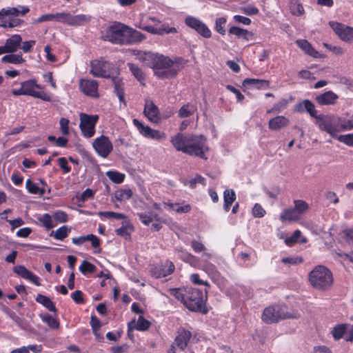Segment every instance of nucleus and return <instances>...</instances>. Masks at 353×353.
Segmentation results:
<instances>
[{
    "label": "nucleus",
    "instance_id": "nucleus-1",
    "mask_svg": "<svg viewBox=\"0 0 353 353\" xmlns=\"http://www.w3.org/2000/svg\"><path fill=\"white\" fill-rule=\"evenodd\" d=\"M170 142L177 151L208 159L205 154L209 152L210 148L208 139L203 135L179 132L172 137Z\"/></svg>",
    "mask_w": 353,
    "mask_h": 353
},
{
    "label": "nucleus",
    "instance_id": "nucleus-2",
    "mask_svg": "<svg viewBox=\"0 0 353 353\" xmlns=\"http://www.w3.org/2000/svg\"><path fill=\"white\" fill-rule=\"evenodd\" d=\"M143 60L148 67L154 69V74L158 77L167 79L177 74L176 70L170 69L173 65V61L168 57L148 52L144 54Z\"/></svg>",
    "mask_w": 353,
    "mask_h": 353
},
{
    "label": "nucleus",
    "instance_id": "nucleus-3",
    "mask_svg": "<svg viewBox=\"0 0 353 353\" xmlns=\"http://www.w3.org/2000/svg\"><path fill=\"white\" fill-rule=\"evenodd\" d=\"M183 305L190 311L207 314L209 309L206 306L207 291L195 288H185Z\"/></svg>",
    "mask_w": 353,
    "mask_h": 353
},
{
    "label": "nucleus",
    "instance_id": "nucleus-4",
    "mask_svg": "<svg viewBox=\"0 0 353 353\" xmlns=\"http://www.w3.org/2000/svg\"><path fill=\"white\" fill-rule=\"evenodd\" d=\"M30 12V8L26 6L18 7H7L0 10V27L3 28H14L19 27L25 23L20 17L25 16Z\"/></svg>",
    "mask_w": 353,
    "mask_h": 353
},
{
    "label": "nucleus",
    "instance_id": "nucleus-5",
    "mask_svg": "<svg viewBox=\"0 0 353 353\" xmlns=\"http://www.w3.org/2000/svg\"><path fill=\"white\" fill-rule=\"evenodd\" d=\"M310 285L320 291L330 290L334 283L333 274L327 267L319 265L315 266L308 274Z\"/></svg>",
    "mask_w": 353,
    "mask_h": 353
},
{
    "label": "nucleus",
    "instance_id": "nucleus-6",
    "mask_svg": "<svg viewBox=\"0 0 353 353\" xmlns=\"http://www.w3.org/2000/svg\"><path fill=\"white\" fill-rule=\"evenodd\" d=\"M36 89L41 90L42 89V87L37 83V81L35 79H29L21 82V88L19 89H13L12 90V94L14 96H30L47 102L52 101V97L50 94L37 91Z\"/></svg>",
    "mask_w": 353,
    "mask_h": 353
},
{
    "label": "nucleus",
    "instance_id": "nucleus-7",
    "mask_svg": "<svg viewBox=\"0 0 353 353\" xmlns=\"http://www.w3.org/2000/svg\"><path fill=\"white\" fill-rule=\"evenodd\" d=\"M161 23V21L157 18L151 16L143 17L139 24L136 26L143 30L153 34L162 35L164 34L176 33L177 30L174 27H169L166 24H162L161 27L158 28L157 26Z\"/></svg>",
    "mask_w": 353,
    "mask_h": 353
},
{
    "label": "nucleus",
    "instance_id": "nucleus-8",
    "mask_svg": "<svg viewBox=\"0 0 353 353\" xmlns=\"http://www.w3.org/2000/svg\"><path fill=\"white\" fill-rule=\"evenodd\" d=\"M90 68V73L96 77L112 79L118 73L112 63L102 59L91 61Z\"/></svg>",
    "mask_w": 353,
    "mask_h": 353
},
{
    "label": "nucleus",
    "instance_id": "nucleus-9",
    "mask_svg": "<svg viewBox=\"0 0 353 353\" xmlns=\"http://www.w3.org/2000/svg\"><path fill=\"white\" fill-rule=\"evenodd\" d=\"M127 26L114 22L106 30L105 40L114 44L126 45Z\"/></svg>",
    "mask_w": 353,
    "mask_h": 353
},
{
    "label": "nucleus",
    "instance_id": "nucleus-10",
    "mask_svg": "<svg viewBox=\"0 0 353 353\" xmlns=\"http://www.w3.org/2000/svg\"><path fill=\"white\" fill-rule=\"evenodd\" d=\"M316 120L319 130L325 131L332 137H336V134L341 131L340 119L338 117L320 114Z\"/></svg>",
    "mask_w": 353,
    "mask_h": 353
},
{
    "label": "nucleus",
    "instance_id": "nucleus-11",
    "mask_svg": "<svg viewBox=\"0 0 353 353\" xmlns=\"http://www.w3.org/2000/svg\"><path fill=\"white\" fill-rule=\"evenodd\" d=\"M79 128L85 138H91L95 134V127L99 121L97 114L90 115L85 113L79 114Z\"/></svg>",
    "mask_w": 353,
    "mask_h": 353
},
{
    "label": "nucleus",
    "instance_id": "nucleus-12",
    "mask_svg": "<svg viewBox=\"0 0 353 353\" xmlns=\"http://www.w3.org/2000/svg\"><path fill=\"white\" fill-rule=\"evenodd\" d=\"M175 265L172 261L166 260L161 263L152 264L150 268V275L155 279L166 277L174 272Z\"/></svg>",
    "mask_w": 353,
    "mask_h": 353
},
{
    "label": "nucleus",
    "instance_id": "nucleus-13",
    "mask_svg": "<svg viewBox=\"0 0 353 353\" xmlns=\"http://www.w3.org/2000/svg\"><path fill=\"white\" fill-rule=\"evenodd\" d=\"M92 147L96 153L102 158H107L113 150V145L109 138L105 135L97 137Z\"/></svg>",
    "mask_w": 353,
    "mask_h": 353
},
{
    "label": "nucleus",
    "instance_id": "nucleus-14",
    "mask_svg": "<svg viewBox=\"0 0 353 353\" xmlns=\"http://www.w3.org/2000/svg\"><path fill=\"white\" fill-rule=\"evenodd\" d=\"M185 23L189 28L195 30L199 35L205 39L212 37V32L208 26L201 20L192 16H188L185 19Z\"/></svg>",
    "mask_w": 353,
    "mask_h": 353
},
{
    "label": "nucleus",
    "instance_id": "nucleus-15",
    "mask_svg": "<svg viewBox=\"0 0 353 353\" xmlns=\"http://www.w3.org/2000/svg\"><path fill=\"white\" fill-rule=\"evenodd\" d=\"M134 125L137 128L139 132L147 139L159 141L165 139L166 135L164 132L158 130L152 129L148 125H144L142 122L139 121L137 119H134L132 121Z\"/></svg>",
    "mask_w": 353,
    "mask_h": 353
},
{
    "label": "nucleus",
    "instance_id": "nucleus-16",
    "mask_svg": "<svg viewBox=\"0 0 353 353\" xmlns=\"http://www.w3.org/2000/svg\"><path fill=\"white\" fill-rule=\"evenodd\" d=\"M330 26L335 34L343 41L353 43V28L343 23L330 21Z\"/></svg>",
    "mask_w": 353,
    "mask_h": 353
},
{
    "label": "nucleus",
    "instance_id": "nucleus-17",
    "mask_svg": "<svg viewBox=\"0 0 353 353\" xmlns=\"http://www.w3.org/2000/svg\"><path fill=\"white\" fill-rule=\"evenodd\" d=\"M98 87L99 84L96 80L81 79L79 81L81 91L84 94L93 98H98L99 97Z\"/></svg>",
    "mask_w": 353,
    "mask_h": 353
},
{
    "label": "nucleus",
    "instance_id": "nucleus-18",
    "mask_svg": "<svg viewBox=\"0 0 353 353\" xmlns=\"http://www.w3.org/2000/svg\"><path fill=\"white\" fill-rule=\"evenodd\" d=\"M192 337V334L190 330H188L183 327H180L177 330V334L173 343L180 350L184 351Z\"/></svg>",
    "mask_w": 353,
    "mask_h": 353
},
{
    "label": "nucleus",
    "instance_id": "nucleus-19",
    "mask_svg": "<svg viewBox=\"0 0 353 353\" xmlns=\"http://www.w3.org/2000/svg\"><path fill=\"white\" fill-rule=\"evenodd\" d=\"M143 114L152 123H158L160 121L159 109L152 101L147 100L145 101Z\"/></svg>",
    "mask_w": 353,
    "mask_h": 353
},
{
    "label": "nucleus",
    "instance_id": "nucleus-20",
    "mask_svg": "<svg viewBox=\"0 0 353 353\" xmlns=\"http://www.w3.org/2000/svg\"><path fill=\"white\" fill-rule=\"evenodd\" d=\"M261 319L263 322L268 324L280 321L279 305L265 307L263 312Z\"/></svg>",
    "mask_w": 353,
    "mask_h": 353
},
{
    "label": "nucleus",
    "instance_id": "nucleus-21",
    "mask_svg": "<svg viewBox=\"0 0 353 353\" xmlns=\"http://www.w3.org/2000/svg\"><path fill=\"white\" fill-rule=\"evenodd\" d=\"M13 272L22 277L23 279L29 280L37 286L41 285L39 277L34 274L32 272L28 270L23 265H16L13 268Z\"/></svg>",
    "mask_w": 353,
    "mask_h": 353
},
{
    "label": "nucleus",
    "instance_id": "nucleus-22",
    "mask_svg": "<svg viewBox=\"0 0 353 353\" xmlns=\"http://www.w3.org/2000/svg\"><path fill=\"white\" fill-rule=\"evenodd\" d=\"M151 323L145 319L143 316H139L137 321L136 322L135 319H133L128 323V334L130 335V332L134 330L138 331L144 332L149 329Z\"/></svg>",
    "mask_w": 353,
    "mask_h": 353
},
{
    "label": "nucleus",
    "instance_id": "nucleus-23",
    "mask_svg": "<svg viewBox=\"0 0 353 353\" xmlns=\"http://www.w3.org/2000/svg\"><path fill=\"white\" fill-rule=\"evenodd\" d=\"M338 99L339 96L332 90L326 91L315 97V101L319 105H334Z\"/></svg>",
    "mask_w": 353,
    "mask_h": 353
},
{
    "label": "nucleus",
    "instance_id": "nucleus-24",
    "mask_svg": "<svg viewBox=\"0 0 353 353\" xmlns=\"http://www.w3.org/2000/svg\"><path fill=\"white\" fill-rule=\"evenodd\" d=\"M22 37L20 34H14L6 40L4 48L6 53H14L19 49Z\"/></svg>",
    "mask_w": 353,
    "mask_h": 353
},
{
    "label": "nucleus",
    "instance_id": "nucleus-25",
    "mask_svg": "<svg viewBox=\"0 0 353 353\" xmlns=\"http://www.w3.org/2000/svg\"><path fill=\"white\" fill-rule=\"evenodd\" d=\"M294 110L299 112L306 111L312 117L316 119L319 116L317 115V110H316L314 104L308 99H305L297 103L294 107Z\"/></svg>",
    "mask_w": 353,
    "mask_h": 353
},
{
    "label": "nucleus",
    "instance_id": "nucleus-26",
    "mask_svg": "<svg viewBox=\"0 0 353 353\" xmlns=\"http://www.w3.org/2000/svg\"><path fill=\"white\" fill-rule=\"evenodd\" d=\"M112 81L114 85V93L118 97L119 101L126 106L127 102L125 99L124 83L117 74L112 78Z\"/></svg>",
    "mask_w": 353,
    "mask_h": 353
},
{
    "label": "nucleus",
    "instance_id": "nucleus-27",
    "mask_svg": "<svg viewBox=\"0 0 353 353\" xmlns=\"http://www.w3.org/2000/svg\"><path fill=\"white\" fill-rule=\"evenodd\" d=\"M90 241L91 245L94 248L100 247V239L96 235L89 234L85 236H80L78 237L72 238V241L74 245H81L86 241Z\"/></svg>",
    "mask_w": 353,
    "mask_h": 353
},
{
    "label": "nucleus",
    "instance_id": "nucleus-28",
    "mask_svg": "<svg viewBox=\"0 0 353 353\" xmlns=\"http://www.w3.org/2000/svg\"><path fill=\"white\" fill-rule=\"evenodd\" d=\"M279 310L281 321L290 319H297L301 316L298 310L288 308L286 305H279Z\"/></svg>",
    "mask_w": 353,
    "mask_h": 353
},
{
    "label": "nucleus",
    "instance_id": "nucleus-29",
    "mask_svg": "<svg viewBox=\"0 0 353 353\" xmlns=\"http://www.w3.org/2000/svg\"><path fill=\"white\" fill-rule=\"evenodd\" d=\"M289 124V119L284 116H276L270 119L268 128L271 130H279Z\"/></svg>",
    "mask_w": 353,
    "mask_h": 353
},
{
    "label": "nucleus",
    "instance_id": "nucleus-30",
    "mask_svg": "<svg viewBox=\"0 0 353 353\" xmlns=\"http://www.w3.org/2000/svg\"><path fill=\"white\" fill-rule=\"evenodd\" d=\"M145 38L144 35L139 31L130 28L127 26L126 45L140 42Z\"/></svg>",
    "mask_w": 353,
    "mask_h": 353
},
{
    "label": "nucleus",
    "instance_id": "nucleus-31",
    "mask_svg": "<svg viewBox=\"0 0 353 353\" xmlns=\"http://www.w3.org/2000/svg\"><path fill=\"white\" fill-rule=\"evenodd\" d=\"M228 32L230 34L236 35L239 38H242L247 41L252 39L254 37V34L252 32L238 26H232L229 29Z\"/></svg>",
    "mask_w": 353,
    "mask_h": 353
},
{
    "label": "nucleus",
    "instance_id": "nucleus-32",
    "mask_svg": "<svg viewBox=\"0 0 353 353\" xmlns=\"http://www.w3.org/2000/svg\"><path fill=\"white\" fill-rule=\"evenodd\" d=\"M296 43L305 54L314 58L319 57V52L306 39H298L296 41Z\"/></svg>",
    "mask_w": 353,
    "mask_h": 353
},
{
    "label": "nucleus",
    "instance_id": "nucleus-33",
    "mask_svg": "<svg viewBox=\"0 0 353 353\" xmlns=\"http://www.w3.org/2000/svg\"><path fill=\"white\" fill-rule=\"evenodd\" d=\"M301 218L299 212H296L294 208L285 209L280 214V219L282 222L296 221Z\"/></svg>",
    "mask_w": 353,
    "mask_h": 353
},
{
    "label": "nucleus",
    "instance_id": "nucleus-34",
    "mask_svg": "<svg viewBox=\"0 0 353 353\" xmlns=\"http://www.w3.org/2000/svg\"><path fill=\"white\" fill-rule=\"evenodd\" d=\"M269 85L270 81L265 79L247 78L243 81L244 87L254 86L257 89L268 88Z\"/></svg>",
    "mask_w": 353,
    "mask_h": 353
},
{
    "label": "nucleus",
    "instance_id": "nucleus-35",
    "mask_svg": "<svg viewBox=\"0 0 353 353\" xmlns=\"http://www.w3.org/2000/svg\"><path fill=\"white\" fill-rule=\"evenodd\" d=\"M128 66L132 75L137 79V80L142 85H145V78L142 69L133 63H128Z\"/></svg>",
    "mask_w": 353,
    "mask_h": 353
},
{
    "label": "nucleus",
    "instance_id": "nucleus-36",
    "mask_svg": "<svg viewBox=\"0 0 353 353\" xmlns=\"http://www.w3.org/2000/svg\"><path fill=\"white\" fill-rule=\"evenodd\" d=\"M36 301L41 304L43 307L48 309L50 312L54 313L57 312V310L55 307L54 302L48 296L39 294L36 299Z\"/></svg>",
    "mask_w": 353,
    "mask_h": 353
},
{
    "label": "nucleus",
    "instance_id": "nucleus-37",
    "mask_svg": "<svg viewBox=\"0 0 353 353\" xmlns=\"http://www.w3.org/2000/svg\"><path fill=\"white\" fill-rule=\"evenodd\" d=\"M90 17L86 14H80L72 15L70 14L69 25L71 26H80L89 22Z\"/></svg>",
    "mask_w": 353,
    "mask_h": 353
},
{
    "label": "nucleus",
    "instance_id": "nucleus-38",
    "mask_svg": "<svg viewBox=\"0 0 353 353\" xmlns=\"http://www.w3.org/2000/svg\"><path fill=\"white\" fill-rule=\"evenodd\" d=\"M236 199V194L233 190H225L223 192V209L225 211L228 212L231 208L232 204Z\"/></svg>",
    "mask_w": 353,
    "mask_h": 353
},
{
    "label": "nucleus",
    "instance_id": "nucleus-39",
    "mask_svg": "<svg viewBox=\"0 0 353 353\" xmlns=\"http://www.w3.org/2000/svg\"><path fill=\"white\" fill-rule=\"evenodd\" d=\"M1 61L3 63H9L13 64H21L26 61L21 53L19 54H14V53H8L3 56L1 58Z\"/></svg>",
    "mask_w": 353,
    "mask_h": 353
},
{
    "label": "nucleus",
    "instance_id": "nucleus-40",
    "mask_svg": "<svg viewBox=\"0 0 353 353\" xmlns=\"http://www.w3.org/2000/svg\"><path fill=\"white\" fill-rule=\"evenodd\" d=\"M196 108L194 105L188 103L183 105L179 110L180 118H187L194 114Z\"/></svg>",
    "mask_w": 353,
    "mask_h": 353
},
{
    "label": "nucleus",
    "instance_id": "nucleus-41",
    "mask_svg": "<svg viewBox=\"0 0 353 353\" xmlns=\"http://www.w3.org/2000/svg\"><path fill=\"white\" fill-rule=\"evenodd\" d=\"M289 8L291 14L294 16H301L305 13L304 8L299 0H291Z\"/></svg>",
    "mask_w": 353,
    "mask_h": 353
},
{
    "label": "nucleus",
    "instance_id": "nucleus-42",
    "mask_svg": "<svg viewBox=\"0 0 353 353\" xmlns=\"http://www.w3.org/2000/svg\"><path fill=\"white\" fill-rule=\"evenodd\" d=\"M347 327L348 325L345 323L337 324L335 325L331 332L333 339L335 341H339V339H342L347 330Z\"/></svg>",
    "mask_w": 353,
    "mask_h": 353
},
{
    "label": "nucleus",
    "instance_id": "nucleus-43",
    "mask_svg": "<svg viewBox=\"0 0 353 353\" xmlns=\"http://www.w3.org/2000/svg\"><path fill=\"white\" fill-rule=\"evenodd\" d=\"M39 316L51 329L57 330L59 327L60 323L57 318L52 317L49 314H40Z\"/></svg>",
    "mask_w": 353,
    "mask_h": 353
},
{
    "label": "nucleus",
    "instance_id": "nucleus-44",
    "mask_svg": "<svg viewBox=\"0 0 353 353\" xmlns=\"http://www.w3.org/2000/svg\"><path fill=\"white\" fill-rule=\"evenodd\" d=\"M132 196L131 189H119L114 192V197L119 201H126Z\"/></svg>",
    "mask_w": 353,
    "mask_h": 353
},
{
    "label": "nucleus",
    "instance_id": "nucleus-45",
    "mask_svg": "<svg viewBox=\"0 0 353 353\" xmlns=\"http://www.w3.org/2000/svg\"><path fill=\"white\" fill-rule=\"evenodd\" d=\"M52 216L50 215L48 213H45L38 217V221L41 223L42 226L48 230L53 228L56 225V224L53 223Z\"/></svg>",
    "mask_w": 353,
    "mask_h": 353
},
{
    "label": "nucleus",
    "instance_id": "nucleus-46",
    "mask_svg": "<svg viewBox=\"0 0 353 353\" xmlns=\"http://www.w3.org/2000/svg\"><path fill=\"white\" fill-rule=\"evenodd\" d=\"M133 230V226L131 224L123 225L115 230L117 235L124 237L125 239L130 238V233Z\"/></svg>",
    "mask_w": 353,
    "mask_h": 353
},
{
    "label": "nucleus",
    "instance_id": "nucleus-47",
    "mask_svg": "<svg viewBox=\"0 0 353 353\" xmlns=\"http://www.w3.org/2000/svg\"><path fill=\"white\" fill-rule=\"evenodd\" d=\"M26 188L28 192L34 194L43 195L46 192V190L43 188H39L36 183L32 182L30 179L26 181Z\"/></svg>",
    "mask_w": 353,
    "mask_h": 353
},
{
    "label": "nucleus",
    "instance_id": "nucleus-48",
    "mask_svg": "<svg viewBox=\"0 0 353 353\" xmlns=\"http://www.w3.org/2000/svg\"><path fill=\"white\" fill-rule=\"evenodd\" d=\"M227 23V19L224 17H218L215 20V30L221 35H225V25Z\"/></svg>",
    "mask_w": 353,
    "mask_h": 353
},
{
    "label": "nucleus",
    "instance_id": "nucleus-49",
    "mask_svg": "<svg viewBox=\"0 0 353 353\" xmlns=\"http://www.w3.org/2000/svg\"><path fill=\"white\" fill-rule=\"evenodd\" d=\"M79 271L84 275H86L88 273H94L96 272L97 267L92 263L88 262V261H83L81 264L80 265Z\"/></svg>",
    "mask_w": 353,
    "mask_h": 353
},
{
    "label": "nucleus",
    "instance_id": "nucleus-50",
    "mask_svg": "<svg viewBox=\"0 0 353 353\" xmlns=\"http://www.w3.org/2000/svg\"><path fill=\"white\" fill-rule=\"evenodd\" d=\"M109 179L115 183H121L125 179V174L117 171H108L106 173Z\"/></svg>",
    "mask_w": 353,
    "mask_h": 353
},
{
    "label": "nucleus",
    "instance_id": "nucleus-51",
    "mask_svg": "<svg viewBox=\"0 0 353 353\" xmlns=\"http://www.w3.org/2000/svg\"><path fill=\"white\" fill-rule=\"evenodd\" d=\"M70 230V228H69L68 226L63 225L54 232L53 236L55 239L63 241L68 236Z\"/></svg>",
    "mask_w": 353,
    "mask_h": 353
},
{
    "label": "nucleus",
    "instance_id": "nucleus-52",
    "mask_svg": "<svg viewBox=\"0 0 353 353\" xmlns=\"http://www.w3.org/2000/svg\"><path fill=\"white\" fill-rule=\"evenodd\" d=\"M294 207L293 208L296 210V212H299L301 217L309 208L308 204L303 200H294Z\"/></svg>",
    "mask_w": 353,
    "mask_h": 353
},
{
    "label": "nucleus",
    "instance_id": "nucleus-53",
    "mask_svg": "<svg viewBox=\"0 0 353 353\" xmlns=\"http://www.w3.org/2000/svg\"><path fill=\"white\" fill-rule=\"evenodd\" d=\"M98 215L100 217H105L106 219H123L125 218V215L124 214L110 211H101L98 212Z\"/></svg>",
    "mask_w": 353,
    "mask_h": 353
},
{
    "label": "nucleus",
    "instance_id": "nucleus-54",
    "mask_svg": "<svg viewBox=\"0 0 353 353\" xmlns=\"http://www.w3.org/2000/svg\"><path fill=\"white\" fill-rule=\"evenodd\" d=\"M6 314L12 319L16 324L22 329L25 328L26 321L23 319L20 318L13 311L7 309L6 311Z\"/></svg>",
    "mask_w": 353,
    "mask_h": 353
},
{
    "label": "nucleus",
    "instance_id": "nucleus-55",
    "mask_svg": "<svg viewBox=\"0 0 353 353\" xmlns=\"http://www.w3.org/2000/svg\"><path fill=\"white\" fill-rule=\"evenodd\" d=\"M200 265L201 269L208 274H213L216 272V266L206 260L201 261Z\"/></svg>",
    "mask_w": 353,
    "mask_h": 353
},
{
    "label": "nucleus",
    "instance_id": "nucleus-56",
    "mask_svg": "<svg viewBox=\"0 0 353 353\" xmlns=\"http://www.w3.org/2000/svg\"><path fill=\"white\" fill-rule=\"evenodd\" d=\"M54 21L69 25L70 12H57L54 14Z\"/></svg>",
    "mask_w": 353,
    "mask_h": 353
},
{
    "label": "nucleus",
    "instance_id": "nucleus-57",
    "mask_svg": "<svg viewBox=\"0 0 353 353\" xmlns=\"http://www.w3.org/2000/svg\"><path fill=\"white\" fill-rule=\"evenodd\" d=\"M170 295L175 297L177 300H180L183 304L185 300V288H171L169 290Z\"/></svg>",
    "mask_w": 353,
    "mask_h": 353
},
{
    "label": "nucleus",
    "instance_id": "nucleus-58",
    "mask_svg": "<svg viewBox=\"0 0 353 353\" xmlns=\"http://www.w3.org/2000/svg\"><path fill=\"white\" fill-rule=\"evenodd\" d=\"M52 217L59 223H66L68 221V214L62 210H57L53 212Z\"/></svg>",
    "mask_w": 353,
    "mask_h": 353
},
{
    "label": "nucleus",
    "instance_id": "nucleus-59",
    "mask_svg": "<svg viewBox=\"0 0 353 353\" xmlns=\"http://www.w3.org/2000/svg\"><path fill=\"white\" fill-rule=\"evenodd\" d=\"M137 216L139 218V220L145 225H149L154 219L158 220L157 214L154 215V216L151 215H148L145 213H137Z\"/></svg>",
    "mask_w": 353,
    "mask_h": 353
},
{
    "label": "nucleus",
    "instance_id": "nucleus-60",
    "mask_svg": "<svg viewBox=\"0 0 353 353\" xmlns=\"http://www.w3.org/2000/svg\"><path fill=\"white\" fill-rule=\"evenodd\" d=\"M342 234L344 241L353 246V228H345L342 231Z\"/></svg>",
    "mask_w": 353,
    "mask_h": 353
},
{
    "label": "nucleus",
    "instance_id": "nucleus-61",
    "mask_svg": "<svg viewBox=\"0 0 353 353\" xmlns=\"http://www.w3.org/2000/svg\"><path fill=\"white\" fill-rule=\"evenodd\" d=\"M57 161L63 173L67 174L71 171V167L68 165L66 158L60 157L57 159Z\"/></svg>",
    "mask_w": 353,
    "mask_h": 353
},
{
    "label": "nucleus",
    "instance_id": "nucleus-62",
    "mask_svg": "<svg viewBox=\"0 0 353 353\" xmlns=\"http://www.w3.org/2000/svg\"><path fill=\"white\" fill-rule=\"evenodd\" d=\"M205 178L203 177L201 174H196L195 175L194 178L191 179L188 181V184L192 189H194L196 188V185L197 183H201L202 185H205Z\"/></svg>",
    "mask_w": 353,
    "mask_h": 353
},
{
    "label": "nucleus",
    "instance_id": "nucleus-63",
    "mask_svg": "<svg viewBox=\"0 0 353 353\" xmlns=\"http://www.w3.org/2000/svg\"><path fill=\"white\" fill-rule=\"evenodd\" d=\"M35 43V40L26 41L23 42L21 41V45L20 46L19 48L21 49L25 53L30 52Z\"/></svg>",
    "mask_w": 353,
    "mask_h": 353
},
{
    "label": "nucleus",
    "instance_id": "nucleus-64",
    "mask_svg": "<svg viewBox=\"0 0 353 353\" xmlns=\"http://www.w3.org/2000/svg\"><path fill=\"white\" fill-rule=\"evenodd\" d=\"M337 139L348 146L353 147V133L340 135Z\"/></svg>",
    "mask_w": 353,
    "mask_h": 353
}]
</instances>
